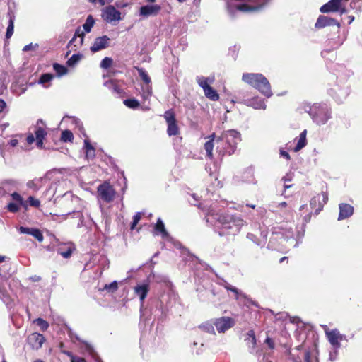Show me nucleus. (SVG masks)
I'll return each mask as SVG.
<instances>
[{
    "mask_svg": "<svg viewBox=\"0 0 362 362\" xmlns=\"http://www.w3.org/2000/svg\"><path fill=\"white\" fill-rule=\"evenodd\" d=\"M214 220H216L214 227L220 236L237 234L245 223L240 216L214 214L210 211L206 214V221L212 223Z\"/></svg>",
    "mask_w": 362,
    "mask_h": 362,
    "instance_id": "nucleus-1",
    "label": "nucleus"
},
{
    "mask_svg": "<svg viewBox=\"0 0 362 362\" xmlns=\"http://www.w3.org/2000/svg\"><path fill=\"white\" fill-rule=\"evenodd\" d=\"M271 0H228L227 8L231 16L240 12L259 11L264 8Z\"/></svg>",
    "mask_w": 362,
    "mask_h": 362,
    "instance_id": "nucleus-2",
    "label": "nucleus"
},
{
    "mask_svg": "<svg viewBox=\"0 0 362 362\" xmlns=\"http://www.w3.org/2000/svg\"><path fill=\"white\" fill-rule=\"evenodd\" d=\"M304 235L303 233H298L296 238L294 237V232L291 228L288 229L282 230L280 231H275L272 233V238L269 242L268 247L272 250H281V247L275 245L274 242L280 240V244L282 245L284 243H287L286 247H296L298 245L299 242Z\"/></svg>",
    "mask_w": 362,
    "mask_h": 362,
    "instance_id": "nucleus-3",
    "label": "nucleus"
},
{
    "mask_svg": "<svg viewBox=\"0 0 362 362\" xmlns=\"http://www.w3.org/2000/svg\"><path fill=\"white\" fill-rule=\"evenodd\" d=\"M303 109L317 125L326 124L331 118V110L325 103H314L313 105H305Z\"/></svg>",
    "mask_w": 362,
    "mask_h": 362,
    "instance_id": "nucleus-4",
    "label": "nucleus"
},
{
    "mask_svg": "<svg viewBox=\"0 0 362 362\" xmlns=\"http://www.w3.org/2000/svg\"><path fill=\"white\" fill-rule=\"evenodd\" d=\"M242 80L257 89L267 98L272 95L270 83L262 74L245 73L243 74Z\"/></svg>",
    "mask_w": 362,
    "mask_h": 362,
    "instance_id": "nucleus-5",
    "label": "nucleus"
},
{
    "mask_svg": "<svg viewBox=\"0 0 362 362\" xmlns=\"http://www.w3.org/2000/svg\"><path fill=\"white\" fill-rule=\"evenodd\" d=\"M240 134L235 129H229L222 132L220 136H218L216 140V144H218V148L223 151L224 148L223 146L226 144H228L229 149L228 150V155L230 156L235 153L237 144L240 141Z\"/></svg>",
    "mask_w": 362,
    "mask_h": 362,
    "instance_id": "nucleus-6",
    "label": "nucleus"
},
{
    "mask_svg": "<svg viewBox=\"0 0 362 362\" xmlns=\"http://www.w3.org/2000/svg\"><path fill=\"white\" fill-rule=\"evenodd\" d=\"M214 76L204 77L198 76L196 77V81L203 89L205 96L212 101H218L219 100V95L217 91L211 86V84L214 83Z\"/></svg>",
    "mask_w": 362,
    "mask_h": 362,
    "instance_id": "nucleus-7",
    "label": "nucleus"
},
{
    "mask_svg": "<svg viewBox=\"0 0 362 362\" xmlns=\"http://www.w3.org/2000/svg\"><path fill=\"white\" fill-rule=\"evenodd\" d=\"M327 341L333 349H339L341 346V341H348L345 334H341L337 329H329L326 325H321Z\"/></svg>",
    "mask_w": 362,
    "mask_h": 362,
    "instance_id": "nucleus-8",
    "label": "nucleus"
},
{
    "mask_svg": "<svg viewBox=\"0 0 362 362\" xmlns=\"http://www.w3.org/2000/svg\"><path fill=\"white\" fill-rule=\"evenodd\" d=\"M235 102L243 103L244 105L252 107L254 109L259 110H265L266 104L263 100H262L259 97H253L252 98H245L244 95V93L243 91H238L237 95H235ZM233 102L235 103L234 100Z\"/></svg>",
    "mask_w": 362,
    "mask_h": 362,
    "instance_id": "nucleus-9",
    "label": "nucleus"
},
{
    "mask_svg": "<svg viewBox=\"0 0 362 362\" xmlns=\"http://www.w3.org/2000/svg\"><path fill=\"white\" fill-rule=\"evenodd\" d=\"M5 259L4 256H0V263H2ZM8 264H5L0 267V298L2 301L8 304L10 303V297L5 286V281L8 276Z\"/></svg>",
    "mask_w": 362,
    "mask_h": 362,
    "instance_id": "nucleus-10",
    "label": "nucleus"
},
{
    "mask_svg": "<svg viewBox=\"0 0 362 362\" xmlns=\"http://www.w3.org/2000/svg\"><path fill=\"white\" fill-rule=\"evenodd\" d=\"M98 193L100 199L107 203L112 202L115 195L113 187L106 182L98 187Z\"/></svg>",
    "mask_w": 362,
    "mask_h": 362,
    "instance_id": "nucleus-11",
    "label": "nucleus"
},
{
    "mask_svg": "<svg viewBox=\"0 0 362 362\" xmlns=\"http://www.w3.org/2000/svg\"><path fill=\"white\" fill-rule=\"evenodd\" d=\"M102 18L107 23L118 22L121 20V13L113 6H107L102 10Z\"/></svg>",
    "mask_w": 362,
    "mask_h": 362,
    "instance_id": "nucleus-12",
    "label": "nucleus"
},
{
    "mask_svg": "<svg viewBox=\"0 0 362 362\" xmlns=\"http://www.w3.org/2000/svg\"><path fill=\"white\" fill-rule=\"evenodd\" d=\"M11 197H12L13 201H16V202H18L21 205V206L23 209H25V210L28 209L29 206H33V207H35V208H38L40 206V200L37 199H35V197H33L32 196H30L28 198V200L25 201L23 199V197L21 196L20 194H18V192H13L11 194Z\"/></svg>",
    "mask_w": 362,
    "mask_h": 362,
    "instance_id": "nucleus-13",
    "label": "nucleus"
},
{
    "mask_svg": "<svg viewBox=\"0 0 362 362\" xmlns=\"http://www.w3.org/2000/svg\"><path fill=\"white\" fill-rule=\"evenodd\" d=\"M164 117L168 124L167 133L168 136H175L179 133V128L176 123L175 116L173 111L168 110L164 114Z\"/></svg>",
    "mask_w": 362,
    "mask_h": 362,
    "instance_id": "nucleus-14",
    "label": "nucleus"
},
{
    "mask_svg": "<svg viewBox=\"0 0 362 362\" xmlns=\"http://www.w3.org/2000/svg\"><path fill=\"white\" fill-rule=\"evenodd\" d=\"M214 325L219 333H223L235 325V320L230 317H221L215 319Z\"/></svg>",
    "mask_w": 362,
    "mask_h": 362,
    "instance_id": "nucleus-15",
    "label": "nucleus"
},
{
    "mask_svg": "<svg viewBox=\"0 0 362 362\" xmlns=\"http://www.w3.org/2000/svg\"><path fill=\"white\" fill-rule=\"evenodd\" d=\"M246 345L248 351L257 356L261 355V351L257 347V339L253 330H249L247 333V338L245 339Z\"/></svg>",
    "mask_w": 362,
    "mask_h": 362,
    "instance_id": "nucleus-16",
    "label": "nucleus"
},
{
    "mask_svg": "<svg viewBox=\"0 0 362 362\" xmlns=\"http://www.w3.org/2000/svg\"><path fill=\"white\" fill-rule=\"evenodd\" d=\"M110 41V39L107 35L96 37L90 49L93 53L104 49L109 46Z\"/></svg>",
    "mask_w": 362,
    "mask_h": 362,
    "instance_id": "nucleus-17",
    "label": "nucleus"
},
{
    "mask_svg": "<svg viewBox=\"0 0 362 362\" xmlns=\"http://www.w3.org/2000/svg\"><path fill=\"white\" fill-rule=\"evenodd\" d=\"M150 290V286L148 282L138 284L134 288V293L139 298L141 305L144 304V300Z\"/></svg>",
    "mask_w": 362,
    "mask_h": 362,
    "instance_id": "nucleus-18",
    "label": "nucleus"
},
{
    "mask_svg": "<svg viewBox=\"0 0 362 362\" xmlns=\"http://www.w3.org/2000/svg\"><path fill=\"white\" fill-rule=\"evenodd\" d=\"M28 341L32 349L38 350L45 341V338L42 334L35 332L28 337Z\"/></svg>",
    "mask_w": 362,
    "mask_h": 362,
    "instance_id": "nucleus-19",
    "label": "nucleus"
},
{
    "mask_svg": "<svg viewBox=\"0 0 362 362\" xmlns=\"http://www.w3.org/2000/svg\"><path fill=\"white\" fill-rule=\"evenodd\" d=\"M330 25H337L339 28V23L335 19L325 16H320L315 25L317 28H322Z\"/></svg>",
    "mask_w": 362,
    "mask_h": 362,
    "instance_id": "nucleus-20",
    "label": "nucleus"
},
{
    "mask_svg": "<svg viewBox=\"0 0 362 362\" xmlns=\"http://www.w3.org/2000/svg\"><path fill=\"white\" fill-rule=\"evenodd\" d=\"M339 214L338 216V220L341 221L346 218H349L354 214V207L346 203H341L339 205Z\"/></svg>",
    "mask_w": 362,
    "mask_h": 362,
    "instance_id": "nucleus-21",
    "label": "nucleus"
},
{
    "mask_svg": "<svg viewBox=\"0 0 362 362\" xmlns=\"http://www.w3.org/2000/svg\"><path fill=\"white\" fill-rule=\"evenodd\" d=\"M342 0H329L327 3L322 6L320 11L322 13L338 12Z\"/></svg>",
    "mask_w": 362,
    "mask_h": 362,
    "instance_id": "nucleus-22",
    "label": "nucleus"
},
{
    "mask_svg": "<svg viewBox=\"0 0 362 362\" xmlns=\"http://www.w3.org/2000/svg\"><path fill=\"white\" fill-rule=\"evenodd\" d=\"M18 231L22 234H28L32 235L35 239H37L40 243L42 242L44 240L42 233L37 228L21 226L18 228Z\"/></svg>",
    "mask_w": 362,
    "mask_h": 362,
    "instance_id": "nucleus-23",
    "label": "nucleus"
},
{
    "mask_svg": "<svg viewBox=\"0 0 362 362\" xmlns=\"http://www.w3.org/2000/svg\"><path fill=\"white\" fill-rule=\"evenodd\" d=\"M161 7L159 5H146L140 8V15L148 17L156 16L160 11Z\"/></svg>",
    "mask_w": 362,
    "mask_h": 362,
    "instance_id": "nucleus-24",
    "label": "nucleus"
},
{
    "mask_svg": "<svg viewBox=\"0 0 362 362\" xmlns=\"http://www.w3.org/2000/svg\"><path fill=\"white\" fill-rule=\"evenodd\" d=\"M330 95L337 103H342L349 95V91L347 88H340L337 86L331 90Z\"/></svg>",
    "mask_w": 362,
    "mask_h": 362,
    "instance_id": "nucleus-25",
    "label": "nucleus"
},
{
    "mask_svg": "<svg viewBox=\"0 0 362 362\" xmlns=\"http://www.w3.org/2000/svg\"><path fill=\"white\" fill-rule=\"evenodd\" d=\"M218 137H216L215 133H213L209 136V140L206 141L204 144V149L206 151V156L209 159H213V149L214 147V142L216 143V140Z\"/></svg>",
    "mask_w": 362,
    "mask_h": 362,
    "instance_id": "nucleus-26",
    "label": "nucleus"
},
{
    "mask_svg": "<svg viewBox=\"0 0 362 362\" xmlns=\"http://www.w3.org/2000/svg\"><path fill=\"white\" fill-rule=\"evenodd\" d=\"M74 247L71 243H64L59 245L57 252L64 258H69L71 257Z\"/></svg>",
    "mask_w": 362,
    "mask_h": 362,
    "instance_id": "nucleus-27",
    "label": "nucleus"
},
{
    "mask_svg": "<svg viewBox=\"0 0 362 362\" xmlns=\"http://www.w3.org/2000/svg\"><path fill=\"white\" fill-rule=\"evenodd\" d=\"M45 179L43 177L35 178L27 182V187L34 192L38 191L42 186Z\"/></svg>",
    "mask_w": 362,
    "mask_h": 362,
    "instance_id": "nucleus-28",
    "label": "nucleus"
},
{
    "mask_svg": "<svg viewBox=\"0 0 362 362\" xmlns=\"http://www.w3.org/2000/svg\"><path fill=\"white\" fill-rule=\"evenodd\" d=\"M262 236V238H258L255 234L249 233L247 235V238L255 243L257 246L263 247L266 243V235L263 232H261Z\"/></svg>",
    "mask_w": 362,
    "mask_h": 362,
    "instance_id": "nucleus-29",
    "label": "nucleus"
},
{
    "mask_svg": "<svg viewBox=\"0 0 362 362\" xmlns=\"http://www.w3.org/2000/svg\"><path fill=\"white\" fill-rule=\"evenodd\" d=\"M154 228H155L156 233L157 234L160 233V235H162V237L163 238H167L169 237V234L167 232V230H165V225H164L163 221L161 220V218H158Z\"/></svg>",
    "mask_w": 362,
    "mask_h": 362,
    "instance_id": "nucleus-30",
    "label": "nucleus"
},
{
    "mask_svg": "<svg viewBox=\"0 0 362 362\" xmlns=\"http://www.w3.org/2000/svg\"><path fill=\"white\" fill-rule=\"evenodd\" d=\"M77 37H80L79 40H78V44L79 45H81L83 44V37H84V33L81 31V28L78 27L76 31H75V33H74V37H72V39L69 42V44H68V46L69 47H71V46H74L76 47V45L74 44L75 42L76 41V38Z\"/></svg>",
    "mask_w": 362,
    "mask_h": 362,
    "instance_id": "nucleus-31",
    "label": "nucleus"
},
{
    "mask_svg": "<svg viewBox=\"0 0 362 362\" xmlns=\"http://www.w3.org/2000/svg\"><path fill=\"white\" fill-rule=\"evenodd\" d=\"M306 134L307 131L303 130L300 134L298 139L297 144L294 148V151L298 152L301 150L303 147L306 146L307 140H306Z\"/></svg>",
    "mask_w": 362,
    "mask_h": 362,
    "instance_id": "nucleus-32",
    "label": "nucleus"
},
{
    "mask_svg": "<svg viewBox=\"0 0 362 362\" xmlns=\"http://www.w3.org/2000/svg\"><path fill=\"white\" fill-rule=\"evenodd\" d=\"M141 95L144 100H148L152 95V88L150 83H144L141 86Z\"/></svg>",
    "mask_w": 362,
    "mask_h": 362,
    "instance_id": "nucleus-33",
    "label": "nucleus"
},
{
    "mask_svg": "<svg viewBox=\"0 0 362 362\" xmlns=\"http://www.w3.org/2000/svg\"><path fill=\"white\" fill-rule=\"evenodd\" d=\"M53 68L59 77L66 75L68 72L66 67L57 63L54 64Z\"/></svg>",
    "mask_w": 362,
    "mask_h": 362,
    "instance_id": "nucleus-34",
    "label": "nucleus"
},
{
    "mask_svg": "<svg viewBox=\"0 0 362 362\" xmlns=\"http://www.w3.org/2000/svg\"><path fill=\"white\" fill-rule=\"evenodd\" d=\"M214 322H206L199 325V328L208 333L215 334Z\"/></svg>",
    "mask_w": 362,
    "mask_h": 362,
    "instance_id": "nucleus-35",
    "label": "nucleus"
},
{
    "mask_svg": "<svg viewBox=\"0 0 362 362\" xmlns=\"http://www.w3.org/2000/svg\"><path fill=\"white\" fill-rule=\"evenodd\" d=\"M95 23V21L92 16L89 15L86 20L85 23L83 25V28L84 30L86 33H89L91 30V28H93V25Z\"/></svg>",
    "mask_w": 362,
    "mask_h": 362,
    "instance_id": "nucleus-36",
    "label": "nucleus"
},
{
    "mask_svg": "<svg viewBox=\"0 0 362 362\" xmlns=\"http://www.w3.org/2000/svg\"><path fill=\"white\" fill-rule=\"evenodd\" d=\"M124 104L129 108L136 109L139 107V102L135 98L126 99Z\"/></svg>",
    "mask_w": 362,
    "mask_h": 362,
    "instance_id": "nucleus-37",
    "label": "nucleus"
},
{
    "mask_svg": "<svg viewBox=\"0 0 362 362\" xmlns=\"http://www.w3.org/2000/svg\"><path fill=\"white\" fill-rule=\"evenodd\" d=\"M224 287L228 290V291H230L234 293L235 296V298L236 299H239L240 297H243V298H245V294H243V293H241L240 291H238V289L231 285H230L228 283H226L225 285H224Z\"/></svg>",
    "mask_w": 362,
    "mask_h": 362,
    "instance_id": "nucleus-38",
    "label": "nucleus"
},
{
    "mask_svg": "<svg viewBox=\"0 0 362 362\" xmlns=\"http://www.w3.org/2000/svg\"><path fill=\"white\" fill-rule=\"evenodd\" d=\"M42 332L46 331L49 327V323L42 318H37L33 321Z\"/></svg>",
    "mask_w": 362,
    "mask_h": 362,
    "instance_id": "nucleus-39",
    "label": "nucleus"
},
{
    "mask_svg": "<svg viewBox=\"0 0 362 362\" xmlns=\"http://www.w3.org/2000/svg\"><path fill=\"white\" fill-rule=\"evenodd\" d=\"M82 58V54H74L67 61L66 64L69 66H75Z\"/></svg>",
    "mask_w": 362,
    "mask_h": 362,
    "instance_id": "nucleus-40",
    "label": "nucleus"
},
{
    "mask_svg": "<svg viewBox=\"0 0 362 362\" xmlns=\"http://www.w3.org/2000/svg\"><path fill=\"white\" fill-rule=\"evenodd\" d=\"M74 139L73 133L69 130H64L62 132L61 140L64 142H71Z\"/></svg>",
    "mask_w": 362,
    "mask_h": 362,
    "instance_id": "nucleus-41",
    "label": "nucleus"
},
{
    "mask_svg": "<svg viewBox=\"0 0 362 362\" xmlns=\"http://www.w3.org/2000/svg\"><path fill=\"white\" fill-rule=\"evenodd\" d=\"M21 206V205L18 202L14 201V202L8 203L6 209L9 212L16 213L20 210Z\"/></svg>",
    "mask_w": 362,
    "mask_h": 362,
    "instance_id": "nucleus-42",
    "label": "nucleus"
},
{
    "mask_svg": "<svg viewBox=\"0 0 362 362\" xmlns=\"http://www.w3.org/2000/svg\"><path fill=\"white\" fill-rule=\"evenodd\" d=\"M293 176H294L293 173L291 172H289V173H286V175H284L282 177L281 180L284 182V191L286 189L290 188L292 186L291 185L286 184V182L292 181L293 179Z\"/></svg>",
    "mask_w": 362,
    "mask_h": 362,
    "instance_id": "nucleus-43",
    "label": "nucleus"
},
{
    "mask_svg": "<svg viewBox=\"0 0 362 362\" xmlns=\"http://www.w3.org/2000/svg\"><path fill=\"white\" fill-rule=\"evenodd\" d=\"M118 288V283L116 281L111 282L110 284H105L103 290L107 291L109 293H114Z\"/></svg>",
    "mask_w": 362,
    "mask_h": 362,
    "instance_id": "nucleus-44",
    "label": "nucleus"
},
{
    "mask_svg": "<svg viewBox=\"0 0 362 362\" xmlns=\"http://www.w3.org/2000/svg\"><path fill=\"white\" fill-rule=\"evenodd\" d=\"M53 78L54 76L52 74H44L40 76L39 83L45 85V83L50 82Z\"/></svg>",
    "mask_w": 362,
    "mask_h": 362,
    "instance_id": "nucleus-45",
    "label": "nucleus"
},
{
    "mask_svg": "<svg viewBox=\"0 0 362 362\" xmlns=\"http://www.w3.org/2000/svg\"><path fill=\"white\" fill-rule=\"evenodd\" d=\"M138 72H139V76L144 81V83H151V78L149 77L147 72L144 69H139Z\"/></svg>",
    "mask_w": 362,
    "mask_h": 362,
    "instance_id": "nucleus-46",
    "label": "nucleus"
},
{
    "mask_svg": "<svg viewBox=\"0 0 362 362\" xmlns=\"http://www.w3.org/2000/svg\"><path fill=\"white\" fill-rule=\"evenodd\" d=\"M112 59L110 57H105L100 62V67L104 69H107L112 64Z\"/></svg>",
    "mask_w": 362,
    "mask_h": 362,
    "instance_id": "nucleus-47",
    "label": "nucleus"
},
{
    "mask_svg": "<svg viewBox=\"0 0 362 362\" xmlns=\"http://www.w3.org/2000/svg\"><path fill=\"white\" fill-rule=\"evenodd\" d=\"M13 24H14L13 19L12 18H10L9 23L7 27V30H6V37L8 39L10 38L13 33V28H14Z\"/></svg>",
    "mask_w": 362,
    "mask_h": 362,
    "instance_id": "nucleus-48",
    "label": "nucleus"
},
{
    "mask_svg": "<svg viewBox=\"0 0 362 362\" xmlns=\"http://www.w3.org/2000/svg\"><path fill=\"white\" fill-rule=\"evenodd\" d=\"M36 139H44L45 136L47 135L46 131L42 128L38 127L35 132Z\"/></svg>",
    "mask_w": 362,
    "mask_h": 362,
    "instance_id": "nucleus-49",
    "label": "nucleus"
},
{
    "mask_svg": "<svg viewBox=\"0 0 362 362\" xmlns=\"http://www.w3.org/2000/svg\"><path fill=\"white\" fill-rule=\"evenodd\" d=\"M216 150L219 156H223L225 155H228V150L229 149V148H228L229 146H228V144H226L223 146L224 147L223 148V151L221 148H218V144H216Z\"/></svg>",
    "mask_w": 362,
    "mask_h": 362,
    "instance_id": "nucleus-50",
    "label": "nucleus"
},
{
    "mask_svg": "<svg viewBox=\"0 0 362 362\" xmlns=\"http://www.w3.org/2000/svg\"><path fill=\"white\" fill-rule=\"evenodd\" d=\"M141 213L138 212L133 216V221L131 223V229L133 230L135 226L137 225L139 221L141 220Z\"/></svg>",
    "mask_w": 362,
    "mask_h": 362,
    "instance_id": "nucleus-51",
    "label": "nucleus"
},
{
    "mask_svg": "<svg viewBox=\"0 0 362 362\" xmlns=\"http://www.w3.org/2000/svg\"><path fill=\"white\" fill-rule=\"evenodd\" d=\"M88 1L93 4H99L100 6H104L106 4H110L113 1V0H88Z\"/></svg>",
    "mask_w": 362,
    "mask_h": 362,
    "instance_id": "nucleus-52",
    "label": "nucleus"
},
{
    "mask_svg": "<svg viewBox=\"0 0 362 362\" xmlns=\"http://www.w3.org/2000/svg\"><path fill=\"white\" fill-rule=\"evenodd\" d=\"M37 47H38V45H37V44H35V45H33V43H30V44H28V45H25V46L23 48V52H28V51H30V50L35 49H36Z\"/></svg>",
    "mask_w": 362,
    "mask_h": 362,
    "instance_id": "nucleus-53",
    "label": "nucleus"
},
{
    "mask_svg": "<svg viewBox=\"0 0 362 362\" xmlns=\"http://www.w3.org/2000/svg\"><path fill=\"white\" fill-rule=\"evenodd\" d=\"M279 202H272L269 204V210L272 211H278L279 207H278Z\"/></svg>",
    "mask_w": 362,
    "mask_h": 362,
    "instance_id": "nucleus-54",
    "label": "nucleus"
},
{
    "mask_svg": "<svg viewBox=\"0 0 362 362\" xmlns=\"http://www.w3.org/2000/svg\"><path fill=\"white\" fill-rule=\"evenodd\" d=\"M279 153L281 157L286 158L287 160H290L291 157L289 153L287 151H284L283 148L280 149Z\"/></svg>",
    "mask_w": 362,
    "mask_h": 362,
    "instance_id": "nucleus-55",
    "label": "nucleus"
},
{
    "mask_svg": "<svg viewBox=\"0 0 362 362\" xmlns=\"http://www.w3.org/2000/svg\"><path fill=\"white\" fill-rule=\"evenodd\" d=\"M339 349H333V351H331L329 353V359L331 361L336 360L337 355H338Z\"/></svg>",
    "mask_w": 362,
    "mask_h": 362,
    "instance_id": "nucleus-56",
    "label": "nucleus"
},
{
    "mask_svg": "<svg viewBox=\"0 0 362 362\" xmlns=\"http://www.w3.org/2000/svg\"><path fill=\"white\" fill-rule=\"evenodd\" d=\"M86 156L88 158H93L95 157V148L90 149L86 151Z\"/></svg>",
    "mask_w": 362,
    "mask_h": 362,
    "instance_id": "nucleus-57",
    "label": "nucleus"
},
{
    "mask_svg": "<svg viewBox=\"0 0 362 362\" xmlns=\"http://www.w3.org/2000/svg\"><path fill=\"white\" fill-rule=\"evenodd\" d=\"M265 343L268 345V346L271 349H274V343L273 341V340L269 338V337H267L266 339H265Z\"/></svg>",
    "mask_w": 362,
    "mask_h": 362,
    "instance_id": "nucleus-58",
    "label": "nucleus"
},
{
    "mask_svg": "<svg viewBox=\"0 0 362 362\" xmlns=\"http://www.w3.org/2000/svg\"><path fill=\"white\" fill-rule=\"evenodd\" d=\"M77 215H78V216L80 218L79 219V222H78V223L77 225V227L78 228H81V227H82L83 226V215L81 214V213L80 211L77 212Z\"/></svg>",
    "mask_w": 362,
    "mask_h": 362,
    "instance_id": "nucleus-59",
    "label": "nucleus"
},
{
    "mask_svg": "<svg viewBox=\"0 0 362 362\" xmlns=\"http://www.w3.org/2000/svg\"><path fill=\"white\" fill-rule=\"evenodd\" d=\"M71 362H86L83 358L78 356H72L71 358Z\"/></svg>",
    "mask_w": 362,
    "mask_h": 362,
    "instance_id": "nucleus-60",
    "label": "nucleus"
},
{
    "mask_svg": "<svg viewBox=\"0 0 362 362\" xmlns=\"http://www.w3.org/2000/svg\"><path fill=\"white\" fill-rule=\"evenodd\" d=\"M84 148L86 149V151L90 149L94 148L92 145L90 144L89 141L86 139L84 141Z\"/></svg>",
    "mask_w": 362,
    "mask_h": 362,
    "instance_id": "nucleus-61",
    "label": "nucleus"
},
{
    "mask_svg": "<svg viewBox=\"0 0 362 362\" xmlns=\"http://www.w3.org/2000/svg\"><path fill=\"white\" fill-rule=\"evenodd\" d=\"M26 140H27L28 144H33L34 142V141H35L34 136L33 134L28 135L27 136Z\"/></svg>",
    "mask_w": 362,
    "mask_h": 362,
    "instance_id": "nucleus-62",
    "label": "nucleus"
},
{
    "mask_svg": "<svg viewBox=\"0 0 362 362\" xmlns=\"http://www.w3.org/2000/svg\"><path fill=\"white\" fill-rule=\"evenodd\" d=\"M287 205L288 204L286 202H279V204H278L279 209L281 210L283 209H285V208H286Z\"/></svg>",
    "mask_w": 362,
    "mask_h": 362,
    "instance_id": "nucleus-63",
    "label": "nucleus"
},
{
    "mask_svg": "<svg viewBox=\"0 0 362 362\" xmlns=\"http://www.w3.org/2000/svg\"><path fill=\"white\" fill-rule=\"evenodd\" d=\"M305 362H313L310 352H306L305 354Z\"/></svg>",
    "mask_w": 362,
    "mask_h": 362,
    "instance_id": "nucleus-64",
    "label": "nucleus"
}]
</instances>
